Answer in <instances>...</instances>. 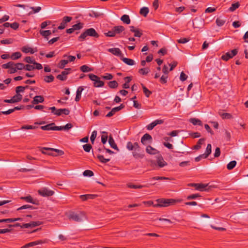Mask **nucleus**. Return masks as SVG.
Masks as SVG:
<instances>
[{
  "label": "nucleus",
  "instance_id": "6ab92c4d",
  "mask_svg": "<svg viewBox=\"0 0 248 248\" xmlns=\"http://www.w3.org/2000/svg\"><path fill=\"white\" fill-rule=\"evenodd\" d=\"M70 113V111L67 108H60L56 110L55 115L57 116H60L62 114H64L65 115H68Z\"/></svg>",
  "mask_w": 248,
  "mask_h": 248
},
{
  "label": "nucleus",
  "instance_id": "5701e85b",
  "mask_svg": "<svg viewBox=\"0 0 248 248\" xmlns=\"http://www.w3.org/2000/svg\"><path fill=\"white\" fill-rule=\"evenodd\" d=\"M108 143H109L110 146L112 148H113L114 149H116L117 150H118L117 145L115 143L114 139H113L111 135H110L108 137Z\"/></svg>",
  "mask_w": 248,
  "mask_h": 248
},
{
  "label": "nucleus",
  "instance_id": "13d9d810",
  "mask_svg": "<svg viewBox=\"0 0 248 248\" xmlns=\"http://www.w3.org/2000/svg\"><path fill=\"white\" fill-rule=\"evenodd\" d=\"M92 146L90 144H86L83 145L84 150L86 152H89L92 149Z\"/></svg>",
  "mask_w": 248,
  "mask_h": 248
},
{
  "label": "nucleus",
  "instance_id": "ea45409f",
  "mask_svg": "<svg viewBox=\"0 0 248 248\" xmlns=\"http://www.w3.org/2000/svg\"><path fill=\"white\" fill-rule=\"evenodd\" d=\"M108 85L109 88L111 89H115L118 87V84L116 81L113 80L112 81H109L108 83Z\"/></svg>",
  "mask_w": 248,
  "mask_h": 248
},
{
  "label": "nucleus",
  "instance_id": "7ed1b4c3",
  "mask_svg": "<svg viewBox=\"0 0 248 248\" xmlns=\"http://www.w3.org/2000/svg\"><path fill=\"white\" fill-rule=\"evenodd\" d=\"M126 148L130 151H133L132 154L135 158H138L142 157L140 154L141 149L137 142H135L133 144L131 142H128Z\"/></svg>",
  "mask_w": 248,
  "mask_h": 248
},
{
  "label": "nucleus",
  "instance_id": "9b49d317",
  "mask_svg": "<svg viewBox=\"0 0 248 248\" xmlns=\"http://www.w3.org/2000/svg\"><path fill=\"white\" fill-rule=\"evenodd\" d=\"M162 72L163 74L160 78L159 81L161 83L164 84L167 82L168 80V77L167 74L169 72L168 67L164 65L162 69Z\"/></svg>",
  "mask_w": 248,
  "mask_h": 248
},
{
  "label": "nucleus",
  "instance_id": "f704fd0d",
  "mask_svg": "<svg viewBox=\"0 0 248 248\" xmlns=\"http://www.w3.org/2000/svg\"><path fill=\"white\" fill-rule=\"evenodd\" d=\"M149 13V9L147 7H143L141 8L140 10V15L143 16H146L148 13Z\"/></svg>",
  "mask_w": 248,
  "mask_h": 248
},
{
  "label": "nucleus",
  "instance_id": "0e129e2a",
  "mask_svg": "<svg viewBox=\"0 0 248 248\" xmlns=\"http://www.w3.org/2000/svg\"><path fill=\"white\" fill-rule=\"evenodd\" d=\"M187 78V76L186 75L184 72H182L180 74V79L182 81H185Z\"/></svg>",
  "mask_w": 248,
  "mask_h": 248
},
{
  "label": "nucleus",
  "instance_id": "423d86ee",
  "mask_svg": "<svg viewBox=\"0 0 248 248\" xmlns=\"http://www.w3.org/2000/svg\"><path fill=\"white\" fill-rule=\"evenodd\" d=\"M85 217V214L83 212H80L79 214L75 213H72L69 216L70 219H72L77 222H80L83 220V218Z\"/></svg>",
  "mask_w": 248,
  "mask_h": 248
},
{
  "label": "nucleus",
  "instance_id": "3c124183",
  "mask_svg": "<svg viewBox=\"0 0 248 248\" xmlns=\"http://www.w3.org/2000/svg\"><path fill=\"white\" fill-rule=\"evenodd\" d=\"M83 175L86 177H91L93 175V172L90 170H86L83 172Z\"/></svg>",
  "mask_w": 248,
  "mask_h": 248
},
{
  "label": "nucleus",
  "instance_id": "393cba45",
  "mask_svg": "<svg viewBox=\"0 0 248 248\" xmlns=\"http://www.w3.org/2000/svg\"><path fill=\"white\" fill-rule=\"evenodd\" d=\"M55 125L54 123L48 124L47 125L42 126L41 128L43 130H53V127Z\"/></svg>",
  "mask_w": 248,
  "mask_h": 248
},
{
  "label": "nucleus",
  "instance_id": "338daca9",
  "mask_svg": "<svg viewBox=\"0 0 248 248\" xmlns=\"http://www.w3.org/2000/svg\"><path fill=\"white\" fill-rule=\"evenodd\" d=\"M72 19V17L65 16L63 17L62 21L64 22L65 24H67V23L71 21Z\"/></svg>",
  "mask_w": 248,
  "mask_h": 248
},
{
  "label": "nucleus",
  "instance_id": "79ce46f5",
  "mask_svg": "<svg viewBox=\"0 0 248 248\" xmlns=\"http://www.w3.org/2000/svg\"><path fill=\"white\" fill-rule=\"evenodd\" d=\"M204 141V139H200L198 141L197 144L195 145L193 148L195 150H198L200 149L201 147V145L203 143Z\"/></svg>",
  "mask_w": 248,
  "mask_h": 248
},
{
  "label": "nucleus",
  "instance_id": "bb28decb",
  "mask_svg": "<svg viewBox=\"0 0 248 248\" xmlns=\"http://www.w3.org/2000/svg\"><path fill=\"white\" fill-rule=\"evenodd\" d=\"M89 16L91 17H94L97 18L99 16H103V14L102 13L98 12L91 11L89 13Z\"/></svg>",
  "mask_w": 248,
  "mask_h": 248
},
{
  "label": "nucleus",
  "instance_id": "20e7f679",
  "mask_svg": "<svg viewBox=\"0 0 248 248\" xmlns=\"http://www.w3.org/2000/svg\"><path fill=\"white\" fill-rule=\"evenodd\" d=\"M88 36L96 38L99 37V35L93 28H89L86 30L84 32L80 34L78 37V40L79 41H82Z\"/></svg>",
  "mask_w": 248,
  "mask_h": 248
},
{
  "label": "nucleus",
  "instance_id": "e2e57ef3",
  "mask_svg": "<svg viewBox=\"0 0 248 248\" xmlns=\"http://www.w3.org/2000/svg\"><path fill=\"white\" fill-rule=\"evenodd\" d=\"M221 116L223 119H231L232 118V115L228 113H223L221 114Z\"/></svg>",
  "mask_w": 248,
  "mask_h": 248
},
{
  "label": "nucleus",
  "instance_id": "c03bdc74",
  "mask_svg": "<svg viewBox=\"0 0 248 248\" xmlns=\"http://www.w3.org/2000/svg\"><path fill=\"white\" fill-rule=\"evenodd\" d=\"M146 151L147 153L151 155H154L155 154V149L149 145H147Z\"/></svg>",
  "mask_w": 248,
  "mask_h": 248
},
{
  "label": "nucleus",
  "instance_id": "e433bc0d",
  "mask_svg": "<svg viewBox=\"0 0 248 248\" xmlns=\"http://www.w3.org/2000/svg\"><path fill=\"white\" fill-rule=\"evenodd\" d=\"M21 56V54L19 52H16L14 53L11 56L10 58L12 60H16L17 59L20 58Z\"/></svg>",
  "mask_w": 248,
  "mask_h": 248
},
{
  "label": "nucleus",
  "instance_id": "a19ab883",
  "mask_svg": "<svg viewBox=\"0 0 248 248\" xmlns=\"http://www.w3.org/2000/svg\"><path fill=\"white\" fill-rule=\"evenodd\" d=\"M83 27V24L81 22H79L72 26V28H73L74 31L79 30L82 29Z\"/></svg>",
  "mask_w": 248,
  "mask_h": 248
},
{
  "label": "nucleus",
  "instance_id": "473e14b6",
  "mask_svg": "<svg viewBox=\"0 0 248 248\" xmlns=\"http://www.w3.org/2000/svg\"><path fill=\"white\" fill-rule=\"evenodd\" d=\"M102 135L101 136V141L103 143V144H105L107 142V141L108 140V132L106 131H103L102 132Z\"/></svg>",
  "mask_w": 248,
  "mask_h": 248
},
{
  "label": "nucleus",
  "instance_id": "de8ad7c7",
  "mask_svg": "<svg viewBox=\"0 0 248 248\" xmlns=\"http://www.w3.org/2000/svg\"><path fill=\"white\" fill-rule=\"evenodd\" d=\"M21 199L25 200L27 202L32 203L33 204H35V202L33 201V199L31 196L24 197H21Z\"/></svg>",
  "mask_w": 248,
  "mask_h": 248
},
{
  "label": "nucleus",
  "instance_id": "f3484780",
  "mask_svg": "<svg viewBox=\"0 0 248 248\" xmlns=\"http://www.w3.org/2000/svg\"><path fill=\"white\" fill-rule=\"evenodd\" d=\"M108 51L115 56L120 57H122L123 56L121 51L119 48H109Z\"/></svg>",
  "mask_w": 248,
  "mask_h": 248
},
{
  "label": "nucleus",
  "instance_id": "f03ea898",
  "mask_svg": "<svg viewBox=\"0 0 248 248\" xmlns=\"http://www.w3.org/2000/svg\"><path fill=\"white\" fill-rule=\"evenodd\" d=\"M179 202V200L173 199H159L156 200V207H166L173 205Z\"/></svg>",
  "mask_w": 248,
  "mask_h": 248
},
{
  "label": "nucleus",
  "instance_id": "2eb2a0df",
  "mask_svg": "<svg viewBox=\"0 0 248 248\" xmlns=\"http://www.w3.org/2000/svg\"><path fill=\"white\" fill-rule=\"evenodd\" d=\"M124 108V106L121 104L120 106L113 108L106 115L107 117L112 116L116 112L119 111Z\"/></svg>",
  "mask_w": 248,
  "mask_h": 248
},
{
  "label": "nucleus",
  "instance_id": "39448f33",
  "mask_svg": "<svg viewBox=\"0 0 248 248\" xmlns=\"http://www.w3.org/2000/svg\"><path fill=\"white\" fill-rule=\"evenodd\" d=\"M89 77L91 80L94 81L93 86L95 87H102L104 85V82L100 80V78L97 76L90 74L89 75Z\"/></svg>",
  "mask_w": 248,
  "mask_h": 248
},
{
  "label": "nucleus",
  "instance_id": "4d7b16f0",
  "mask_svg": "<svg viewBox=\"0 0 248 248\" xmlns=\"http://www.w3.org/2000/svg\"><path fill=\"white\" fill-rule=\"evenodd\" d=\"M33 208H34L30 205H24L20 207L17 208V210L20 211L21 210L26 209H32Z\"/></svg>",
  "mask_w": 248,
  "mask_h": 248
},
{
  "label": "nucleus",
  "instance_id": "dca6fc26",
  "mask_svg": "<svg viewBox=\"0 0 248 248\" xmlns=\"http://www.w3.org/2000/svg\"><path fill=\"white\" fill-rule=\"evenodd\" d=\"M156 163L160 168H162L167 165V163L164 160L161 155H159L157 157Z\"/></svg>",
  "mask_w": 248,
  "mask_h": 248
},
{
  "label": "nucleus",
  "instance_id": "09e8293b",
  "mask_svg": "<svg viewBox=\"0 0 248 248\" xmlns=\"http://www.w3.org/2000/svg\"><path fill=\"white\" fill-rule=\"evenodd\" d=\"M54 79V77L52 75L47 76L44 78V80L47 83L51 82Z\"/></svg>",
  "mask_w": 248,
  "mask_h": 248
},
{
  "label": "nucleus",
  "instance_id": "412c9836",
  "mask_svg": "<svg viewBox=\"0 0 248 248\" xmlns=\"http://www.w3.org/2000/svg\"><path fill=\"white\" fill-rule=\"evenodd\" d=\"M83 90L84 89L82 87H79L78 88L76 93V96L75 98V101L76 102L79 101V100L80 99L81 96V93Z\"/></svg>",
  "mask_w": 248,
  "mask_h": 248
},
{
  "label": "nucleus",
  "instance_id": "9d476101",
  "mask_svg": "<svg viewBox=\"0 0 248 248\" xmlns=\"http://www.w3.org/2000/svg\"><path fill=\"white\" fill-rule=\"evenodd\" d=\"M153 141V138L152 136L148 134H145L141 139V142L144 145H148L151 144Z\"/></svg>",
  "mask_w": 248,
  "mask_h": 248
},
{
  "label": "nucleus",
  "instance_id": "a18cd8bd",
  "mask_svg": "<svg viewBox=\"0 0 248 248\" xmlns=\"http://www.w3.org/2000/svg\"><path fill=\"white\" fill-rule=\"evenodd\" d=\"M240 6V4L238 2L232 3L231 6L229 8V10L233 12L238 8Z\"/></svg>",
  "mask_w": 248,
  "mask_h": 248
},
{
  "label": "nucleus",
  "instance_id": "4468645a",
  "mask_svg": "<svg viewBox=\"0 0 248 248\" xmlns=\"http://www.w3.org/2000/svg\"><path fill=\"white\" fill-rule=\"evenodd\" d=\"M41 224L40 221H32L29 223L23 224L21 226V228H33Z\"/></svg>",
  "mask_w": 248,
  "mask_h": 248
},
{
  "label": "nucleus",
  "instance_id": "49530a36",
  "mask_svg": "<svg viewBox=\"0 0 248 248\" xmlns=\"http://www.w3.org/2000/svg\"><path fill=\"white\" fill-rule=\"evenodd\" d=\"M28 88V86H26L25 87L21 86H17L16 88V93L17 94H20L19 93L20 92H24L25 89L26 88Z\"/></svg>",
  "mask_w": 248,
  "mask_h": 248
},
{
  "label": "nucleus",
  "instance_id": "cd10ccee",
  "mask_svg": "<svg viewBox=\"0 0 248 248\" xmlns=\"http://www.w3.org/2000/svg\"><path fill=\"white\" fill-rule=\"evenodd\" d=\"M189 122L192 123L194 125H202L201 121L197 118H190L189 119Z\"/></svg>",
  "mask_w": 248,
  "mask_h": 248
},
{
  "label": "nucleus",
  "instance_id": "2f4dec72",
  "mask_svg": "<svg viewBox=\"0 0 248 248\" xmlns=\"http://www.w3.org/2000/svg\"><path fill=\"white\" fill-rule=\"evenodd\" d=\"M21 50L25 53H27L29 52H30L31 54L34 53V51H33V49L31 47H29L27 46H23L21 48Z\"/></svg>",
  "mask_w": 248,
  "mask_h": 248
},
{
  "label": "nucleus",
  "instance_id": "c85d7f7f",
  "mask_svg": "<svg viewBox=\"0 0 248 248\" xmlns=\"http://www.w3.org/2000/svg\"><path fill=\"white\" fill-rule=\"evenodd\" d=\"M121 20L126 24H129L130 23V19L128 15H124L121 17Z\"/></svg>",
  "mask_w": 248,
  "mask_h": 248
},
{
  "label": "nucleus",
  "instance_id": "4c0bfd02",
  "mask_svg": "<svg viewBox=\"0 0 248 248\" xmlns=\"http://www.w3.org/2000/svg\"><path fill=\"white\" fill-rule=\"evenodd\" d=\"M212 152V146L210 144H208L206 151L204 155H205V157H207Z\"/></svg>",
  "mask_w": 248,
  "mask_h": 248
},
{
  "label": "nucleus",
  "instance_id": "603ef678",
  "mask_svg": "<svg viewBox=\"0 0 248 248\" xmlns=\"http://www.w3.org/2000/svg\"><path fill=\"white\" fill-rule=\"evenodd\" d=\"M149 72V69L148 68H141L139 70V72L143 75H146Z\"/></svg>",
  "mask_w": 248,
  "mask_h": 248
},
{
  "label": "nucleus",
  "instance_id": "aec40b11",
  "mask_svg": "<svg viewBox=\"0 0 248 248\" xmlns=\"http://www.w3.org/2000/svg\"><path fill=\"white\" fill-rule=\"evenodd\" d=\"M97 196L96 195L93 194H86V195H82L80 196V198L81 200L85 201H87L89 199H93Z\"/></svg>",
  "mask_w": 248,
  "mask_h": 248
},
{
  "label": "nucleus",
  "instance_id": "864d4df0",
  "mask_svg": "<svg viewBox=\"0 0 248 248\" xmlns=\"http://www.w3.org/2000/svg\"><path fill=\"white\" fill-rule=\"evenodd\" d=\"M101 78L105 80H110L113 78V76L111 74L106 73L105 75L102 76Z\"/></svg>",
  "mask_w": 248,
  "mask_h": 248
},
{
  "label": "nucleus",
  "instance_id": "c756f323",
  "mask_svg": "<svg viewBox=\"0 0 248 248\" xmlns=\"http://www.w3.org/2000/svg\"><path fill=\"white\" fill-rule=\"evenodd\" d=\"M22 99V95L20 94L16 93L14 96L12 97V99L13 101V103L18 102Z\"/></svg>",
  "mask_w": 248,
  "mask_h": 248
},
{
  "label": "nucleus",
  "instance_id": "ddd939ff",
  "mask_svg": "<svg viewBox=\"0 0 248 248\" xmlns=\"http://www.w3.org/2000/svg\"><path fill=\"white\" fill-rule=\"evenodd\" d=\"M46 242V240H38L37 241H35L34 242H31L29 243H28L23 246L21 248H28L29 247H34L35 246H36L37 245H41L44 243H45Z\"/></svg>",
  "mask_w": 248,
  "mask_h": 248
},
{
  "label": "nucleus",
  "instance_id": "4be33fe9",
  "mask_svg": "<svg viewBox=\"0 0 248 248\" xmlns=\"http://www.w3.org/2000/svg\"><path fill=\"white\" fill-rule=\"evenodd\" d=\"M147 53L143 54L142 56L143 60H141V62H151L153 59V55L152 54L146 56Z\"/></svg>",
  "mask_w": 248,
  "mask_h": 248
},
{
  "label": "nucleus",
  "instance_id": "c9c22d12",
  "mask_svg": "<svg viewBox=\"0 0 248 248\" xmlns=\"http://www.w3.org/2000/svg\"><path fill=\"white\" fill-rule=\"evenodd\" d=\"M80 69L83 72H88L93 70V68L89 67L86 65H82L80 67Z\"/></svg>",
  "mask_w": 248,
  "mask_h": 248
},
{
  "label": "nucleus",
  "instance_id": "6e6d98bb",
  "mask_svg": "<svg viewBox=\"0 0 248 248\" xmlns=\"http://www.w3.org/2000/svg\"><path fill=\"white\" fill-rule=\"evenodd\" d=\"M133 32L134 33L135 37H140L142 35V31L139 29H137Z\"/></svg>",
  "mask_w": 248,
  "mask_h": 248
},
{
  "label": "nucleus",
  "instance_id": "58836bf2",
  "mask_svg": "<svg viewBox=\"0 0 248 248\" xmlns=\"http://www.w3.org/2000/svg\"><path fill=\"white\" fill-rule=\"evenodd\" d=\"M236 165V161H234V160L232 161L228 164V165L227 166V168L229 170H231L235 167Z\"/></svg>",
  "mask_w": 248,
  "mask_h": 248
},
{
  "label": "nucleus",
  "instance_id": "680f3d73",
  "mask_svg": "<svg viewBox=\"0 0 248 248\" xmlns=\"http://www.w3.org/2000/svg\"><path fill=\"white\" fill-rule=\"evenodd\" d=\"M97 135V132L96 131H93L92 133V135L90 137V140L92 143H93L94 140L95 139Z\"/></svg>",
  "mask_w": 248,
  "mask_h": 248
},
{
  "label": "nucleus",
  "instance_id": "052dcab7",
  "mask_svg": "<svg viewBox=\"0 0 248 248\" xmlns=\"http://www.w3.org/2000/svg\"><path fill=\"white\" fill-rule=\"evenodd\" d=\"M36 126L33 125H26L22 126L21 129L22 130L34 129L36 128Z\"/></svg>",
  "mask_w": 248,
  "mask_h": 248
},
{
  "label": "nucleus",
  "instance_id": "f8f14e48",
  "mask_svg": "<svg viewBox=\"0 0 248 248\" xmlns=\"http://www.w3.org/2000/svg\"><path fill=\"white\" fill-rule=\"evenodd\" d=\"M70 68L65 69L61 73V74L58 75L56 78L62 81L65 80L67 79V75L70 72Z\"/></svg>",
  "mask_w": 248,
  "mask_h": 248
},
{
  "label": "nucleus",
  "instance_id": "bf43d9fd",
  "mask_svg": "<svg viewBox=\"0 0 248 248\" xmlns=\"http://www.w3.org/2000/svg\"><path fill=\"white\" fill-rule=\"evenodd\" d=\"M105 35L108 37H114L115 36L116 34L114 29H113L112 30L108 31V32L105 33Z\"/></svg>",
  "mask_w": 248,
  "mask_h": 248
},
{
  "label": "nucleus",
  "instance_id": "774afa93",
  "mask_svg": "<svg viewBox=\"0 0 248 248\" xmlns=\"http://www.w3.org/2000/svg\"><path fill=\"white\" fill-rule=\"evenodd\" d=\"M167 49L165 48H162L160 49L157 52L159 55H164L167 53Z\"/></svg>",
  "mask_w": 248,
  "mask_h": 248
},
{
  "label": "nucleus",
  "instance_id": "6e6552de",
  "mask_svg": "<svg viewBox=\"0 0 248 248\" xmlns=\"http://www.w3.org/2000/svg\"><path fill=\"white\" fill-rule=\"evenodd\" d=\"M211 187L208 184L196 183L195 188L200 191H208Z\"/></svg>",
  "mask_w": 248,
  "mask_h": 248
},
{
  "label": "nucleus",
  "instance_id": "a878e982",
  "mask_svg": "<svg viewBox=\"0 0 248 248\" xmlns=\"http://www.w3.org/2000/svg\"><path fill=\"white\" fill-rule=\"evenodd\" d=\"M64 57L66 58V59L62 60L60 62H72L76 59V57L73 56L65 55Z\"/></svg>",
  "mask_w": 248,
  "mask_h": 248
},
{
  "label": "nucleus",
  "instance_id": "b1692460",
  "mask_svg": "<svg viewBox=\"0 0 248 248\" xmlns=\"http://www.w3.org/2000/svg\"><path fill=\"white\" fill-rule=\"evenodd\" d=\"M44 99L43 96L41 95L35 96L33 98L32 103L34 104H37L39 103H42L44 101Z\"/></svg>",
  "mask_w": 248,
  "mask_h": 248
},
{
  "label": "nucleus",
  "instance_id": "a211bd4d",
  "mask_svg": "<svg viewBox=\"0 0 248 248\" xmlns=\"http://www.w3.org/2000/svg\"><path fill=\"white\" fill-rule=\"evenodd\" d=\"M52 148H46V147H42L41 148V152L42 154L45 155H52V156H56V155L53 154L52 153V151H51V149Z\"/></svg>",
  "mask_w": 248,
  "mask_h": 248
},
{
  "label": "nucleus",
  "instance_id": "72a5a7b5",
  "mask_svg": "<svg viewBox=\"0 0 248 248\" xmlns=\"http://www.w3.org/2000/svg\"><path fill=\"white\" fill-rule=\"evenodd\" d=\"M40 34H41L45 38L48 39L47 37L51 34V31L50 30L43 31L40 30L39 31Z\"/></svg>",
  "mask_w": 248,
  "mask_h": 248
},
{
  "label": "nucleus",
  "instance_id": "8fccbe9b",
  "mask_svg": "<svg viewBox=\"0 0 248 248\" xmlns=\"http://www.w3.org/2000/svg\"><path fill=\"white\" fill-rule=\"evenodd\" d=\"M225 23V20L221 18H217L216 19L217 25L219 27H221V26H223Z\"/></svg>",
  "mask_w": 248,
  "mask_h": 248
},
{
  "label": "nucleus",
  "instance_id": "69168bd1",
  "mask_svg": "<svg viewBox=\"0 0 248 248\" xmlns=\"http://www.w3.org/2000/svg\"><path fill=\"white\" fill-rule=\"evenodd\" d=\"M72 19V17L65 16L63 17L62 21L64 22L65 24H67V23L71 21Z\"/></svg>",
  "mask_w": 248,
  "mask_h": 248
},
{
  "label": "nucleus",
  "instance_id": "5fc2aeb1",
  "mask_svg": "<svg viewBox=\"0 0 248 248\" xmlns=\"http://www.w3.org/2000/svg\"><path fill=\"white\" fill-rule=\"evenodd\" d=\"M30 8L33 10V12H31L29 13V14H31L32 13H36L39 12L41 10V7H31Z\"/></svg>",
  "mask_w": 248,
  "mask_h": 248
},
{
  "label": "nucleus",
  "instance_id": "1a4fd4ad",
  "mask_svg": "<svg viewBox=\"0 0 248 248\" xmlns=\"http://www.w3.org/2000/svg\"><path fill=\"white\" fill-rule=\"evenodd\" d=\"M39 195L43 197H48L52 196L54 194V191L47 189L46 187L42 188L38 191Z\"/></svg>",
  "mask_w": 248,
  "mask_h": 248
},
{
  "label": "nucleus",
  "instance_id": "7c9ffc66",
  "mask_svg": "<svg viewBox=\"0 0 248 248\" xmlns=\"http://www.w3.org/2000/svg\"><path fill=\"white\" fill-rule=\"evenodd\" d=\"M113 29L114 30L115 34L120 33L124 30V28L122 26H115Z\"/></svg>",
  "mask_w": 248,
  "mask_h": 248
},
{
  "label": "nucleus",
  "instance_id": "f257e3e1",
  "mask_svg": "<svg viewBox=\"0 0 248 248\" xmlns=\"http://www.w3.org/2000/svg\"><path fill=\"white\" fill-rule=\"evenodd\" d=\"M2 68L8 69V72L10 74L14 73L18 70L25 69L32 71L35 69V66L31 64L24 65L23 63H6L2 65Z\"/></svg>",
  "mask_w": 248,
  "mask_h": 248
},
{
  "label": "nucleus",
  "instance_id": "0eeeda50",
  "mask_svg": "<svg viewBox=\"0 0 248 248\" xmlns=\"http://www.w3.org/2000/svg\"><path fill=\"white\" fill-rule=\"evenodd\" d=\"M237 52L238 50L237 49H234L223 54L221 56V59L224 61H227L230 59L232 58L233 57L235 56L237 54Z\"/></svg>",
  "mask_w": 248,
  "mask_h": 248
},
{
  "label": "nucleus",
  "instance_id": "37998d69",
  "mask_svg": "<svg viewBox=\"0 0 248 248\" xmlns=\"http://www.w3.org/2000/svg\"><path fill=\"white\" fill-rule=\"evenodd\" d=\"M97 157L101 162L103 163H106L110 161L109 158H105L104 156L102 155H97Z\"/></svg>",
  "mask_w": 248,
  "mask_h": 248
}]
</instances>
